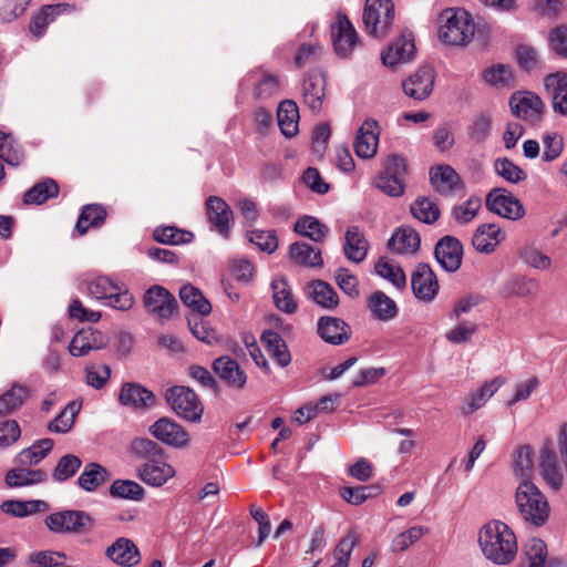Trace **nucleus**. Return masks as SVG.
<instances>
[{
    "instance_id": "nucleus-32",
    "label": "nucleus",
    "mask_w": 567,
    "mask_h": 567,
    "mask_svg": "<svg viewBox=\"0 0 567 567\" xmlns=\"http://www.w3.org/2000/svg\"><path fill=\"white\" fill-rule=\"evenodd\" d=\"M271 288L276 308L288 315L295 313L298 309V301L287 279L284 277L275 278Z\"/></svg>"
},
{
    "instance_id": "nucleus-20",
    "label": "nucleus",
    "mask_w": 567,
    "mask_h": 567,
    "mask_svg": "<svg viewBox=\"0 0 567 567\" xmlns=\"http://www.w3.org/2000/svg\"><path fill=\"white\" fill-rule=\"evenodd\" d=\"M462 257L463 247L455 237L445 236L436 244L435 258L444 270L456 271L461 266Z\"/></svg>"
},
{
    "instance_id": "nucleus-37",
    "label": "nucleus",
    "mask_w": 567,
    "mask_h": 567,
    "mask_svg": "<svg viewBox=\"0 0 567 567\" xmlns=\"http://www.w3.org/2000/svg\"><path fill=\"white\" fill-rule=\"evenodd\" d=\"M29 388L13 383L10 389L0 394V415H9L20 409L29 396Z\"/></svg>"
},
{
    "instance_id": "nucleus-51",
    "label": "nucleus",
    "mask_w": 567,
    "mask_h": 567,
    "mask_svg": "<svg viewBox=\"0 0 567 567\" xmlns=\"http://www.w3.org/2000/svg\"><path fill=\"white\" fill-rule=\"evenodd\" d=\"M374 269L380 277L390 281L394 287L404 288L406 286V276L403 269L388 258H380Z\"/></svg>"
},
{
    "instance_id": "nucleus-28",
    "label": "nucleus",
    "mask_w": 567,
    "mask_h": 567,
    "mask_svg": "<svg viewBox=\"0 0 567 567\" xmlns=\"http://www.w3.org/2000/svg\"><path fill=\"white\" fill-rule=\"evenodd\" d=\"M206 207L209 221L221 235H227L233 217L229 205L218 196H210L206 200Z\"/></svg>"
},
{
    "instance_id": "nucleus-19",
    "label": "nucleus",
    "mask_w": 567,
    "mask_h": 567,
    "mask_svg": "<svg viewBox=\"0 0 567 567\" xmlns=\"http://www.w3.org/2000/svg\"><path fill=\"white\" fill-rule=\"evenodd\" d=\"M415 55V43L412 34H402L393 41L381 54L382 63L385 66L394 68L402 63L410 62Z\"/></svg>"
},
{
    "instance_id": "nucleus-16",
    "label": "nucleus",
    "mask_w": 567,
    "mask_h": 567,
    "mask_svg": "<svg viewBox=\"0 0 567 567\" xmlns=\"http://www.w3.org/2000/svg\"><path fill=\"white\" fill-rule=\"evenodd\" d=\"M538 468L546 484L551 489L559 491L563 486L564 475L558 467L556 452L550 441H546L539 450Z\"/></svg>"
},
{
    "instance_id": "nucleus-39",
    "label": "nucleus",
    "mask_w": 567,
    "mask_h": 567,
    "mask_svg": "<svg viewBox=\"0 0 567 567\" xmlns=\"http://www.w3.org/2000/svg\"><path fill=\"white\" fill-rule=\"evenodd\" d=\"M369 309L380 321H390L398 315L395 302L382 291L373 292L369 298Z\"/></svg>"
},
{
    "instance_id": "nucleus-43",
    "label": "nucleus",
    "mask_w": 567,
    "mask_h": 567,
    "mask_svg": "<svg viewBox=\"0 0 567 567\" xmlns=\"http://www.w3.org/2000/svg\"><path fill=\"white\" fill-rule=\"evenodd\" d=\"M153 238L163 245H184L194 239V234L175 226H158L153 231Z\"/></svg>"
},
{
    "instance_id": "nucleus-27",
    "label": "nucleus",
    "mask_w": 567,
    "mask_h": 567,
    "mask_svg": "<svg viewBox=\"0 0 567 567\" xmlns=\"http://www.w3.org/2000/svg\"><path fill=\"white\" fill-rule=\"evenodd\" d=\"M214 371L227 384L235 389H243L247 382V375L238 362L230 357H220L214 361Z\"/></svg>"
},
{
    "instance_id": "nucleus-57",
    "label": "nucleus",
    "mask_w": 567,
    "mask_h": 567,
    "mask_svg": "<svg viewBox=\"0 0 567 567\" xmlns=\"http://www.w3.org/2000/svg\"><path fill=\"white\" fill-rule=\"evenodd\" d=\"M23 157L20 145L10 135L0 133V158L11 166H18Z\"/></svg>"
},
{
    "instance_id": "nucleus-22",
    "label": "nucleus",
    "mask_w": 567,
    "mask_h": 567,
    "mask_svg": "<svg viewBox=\"0 0 567 567\" xmlns=\"http://www.w3.org/2000/svg\"><path fill=\"white\" fill-rule=\"evenodd\" d=\"M430 181L433 188L444 196L452 195L462 188L458 174L450 165H437L431 168Z\"/></svg>"
},
{
    "instance_id": "nucleus-24",
    "label": "nucleus",
    "mask_w": 567,
    "mask_h": 567,
    "mask_svg": "<svg viewBox=\"0 0 567 567\" xmlns=\"http://www.w3.org/2000/svg\"><path fill=\"white\" fill-rule=\"evenodd\" d=\"M105 347L103 334L92 328L80 330L71 340L69 346L70 354L73 357H83L92 350H99Z\"/></svg>"
},
{
    "instance_id": "nucleus-18",
    "label": "nucleus",
    "mask_w": 567,
    "mask_h": 567,
    "mask_svg": "<svg viewBox=\"0 0 567 567\" xmlns=\"http://www.w3.org/2000/svg\"><path fill=\"white\" fill-rule=\"evenodd\" d=\"M380 127L377 121L368 118L359 127L353 147L358 157L368 159L375 156L379 146Z\"/></svg>"
},
{
    "instance_id": "nucleus-45",
    "label": "nucleus",
    "mask_w": 567,
    "mask_h": 567,
    "mask_svg": "<svg viewBox=\"0 0 567 567\" xmlns=\"http://www.w3.org/2000/svg\"><path fill=\"white\" fill-rule=\"evenodd\" d=\"M59 194V186L52 178H45L24 194L25 204L40 205L49 198L56 197Z\"/></svg>"
},
{
    "instance_id": "nucleus-36",
    "label": "nucleus",
    "mask_w": 567,
    "mask_h": 567,
    "mask_svg": "<svg viewBox=\"0 0 567 567\" xmlns=\"http://www.w3.org/2000/svg\"><path fill=\"white\" fill-rule=\"evenodd\" d=\"M290 257L303 267H321L323 264L321 250L303 241H297L290 246Z\"/></svg>"
},
{
    "instance_id": "nucleus-52",
    "label": "nucleus",
    "mask_w": 567,
    "mask_h": 567,
    "mask_svg": "<svg viewBox=\"0 0 567 567\" xmlns=\"http://www.w3.org/2000/svg\"><path fill=\"white\" fill-rule=\"evenodd\" d=\"M311 299L320 307L326 309H333L339 303L338 293L327 282L322 280L312 281L311 285Z\"/></svg>"
},
{
    "instance_id": "nucleus-7",
    "label": "nucleus",
    "mask_w": 567,
    "mask_h": 567,
    "mask_svg": "<svg viewBox=\"0 0 567 567\" xmlns=\"http://www.w3.org/2000/svg\"><path fill=\"white\" fill-rule=\"evenodd\" d=\"M405 174L406 164L404 158L395 154L389 155L384 161L383 169L375 179V185L390 196H401L405 189Z\"/></svg>"
},
{
    "instance_id": "nucleus-59",
    "label": "nucleus",
    "mask_w": 567,
    "mask_h": 567,
    "mask_svg": "<svg viewBox=\"0 0 567 567\" xmlns=\"http://www.w3.org/2000/svg\"><path fill=\"white\" fill-rule=\"evenodd\" d=\"M484 79L492 86L504 89L511 87L514 83V75L509 66L497 64L484 72Z\"/></svg>"
},
{
    "instance_id": "nucleus-33",
    "label": "nucleus",
    "mask_w": 567,
    "mask_h": 567,
    "mask_svg": "<svg viewBox=\"0 0 567 567\" xmlns=\"http://www.w3.org/2000/svg\"><path fill=\"white\" fill-rule=\"evenodd\" d=\"M244 82L255 84L254 94L259 100H266L278 93L280 89L279 79L264 71H255L247 75Z\"/></svg>"
},
{
    "instance_id": "nucleus-50",
    "label": "nucleus",
    "mask_w": 567,
    "mask_h": 567,
    "mask_svg": "<svg viewBox=\"0 0 567 567\" xmlns=\"http://www.w3.org/2000/svg\"><path fill=\"white\" fill-rule=\"evenodd\" d=\"M48 508V504L44 501H6L1 504L3 513L12 515L14 517H25L31 514L43 512Z\"/></svg>"
},
{
    "instance_id": "nucleus-41",
    "label": "nucleus",
    "mask_w": 567,
    "mask_h": 567,
    "mask_svg": "<svg viewBox=\"0 0 567 567\" xmlns=\"http://www.w3.org/2000/svg\"><path fill=\"white\" fill-rule=\"evenodd\" d=\"M45 473L41 470L24 467L10 470L6 475V484L9 487L31 486L45 481Z\"/></svg>"
},
{
    "instance_id": "nucleus-21",
    "label": "nucleus",
    "mask_w": 567,
    "mask_h": 567,
    "mask_svg": "<svg viewBox=\"0 0 567 567\" xmlns=\"http://www.w3.org/2000/svg\"><path fill=\"white\" fill-rule=\"evenodd\" d=\"M547 93L551 97L555 113L567 114V71L560 70L548 74L544 80Z\"/></svg>"
},
{
    "instance_id": "nucleus-60",
    "label": "nucleus",
    "mask_w": 567,
    "mask_h": 567,
    "mask_svg": "<svg viewBox=\"0 0 567 567\" xmlns=\"http://www.w3.org/2000/svg\"><path fill=\"white\" fill-rule=\"evenodd\" d=\"M110 495L116 498L137 501L142 496V487L130 480H116L110 486Z\"/></svg>"
},
{
    "instance_id": "nucleus-47",
    "label": "nucleus",
    "mask_w": 567,
    "mask_h": 567,
    "mask_svg": "<svg viewBox=\"0 0 567 567\" xmlns=\"http://www.w3.org/2000/svg\"><path fill=\"white\" fill-rule=\"evenodd\" d=\"M66 9L68 4H51L43 7L30 23V32L34 37L41 38L44 34L47 27L54 21L58 14L64 12Z\"/></svg>"
},
{
    "instance_id": "nucleus-1",
    "label": "nucleus",
    "mask_w": 567,
    "mask_h": 567,
    "mask_svg": "<svg viewBox=\"0 0 567 567\" xmlns=\"http://www.w3.org/2000/svg\"><path fill=\"white\" fill-rule=\"evenodd\" d=\"M478 544L486 559L496 565L509 564L517 553L515 534L501 520H491L480 529Z\"/></svg>"
},
{
    "instance_id": "nucleus-8",
    "label": "nucleus",
    "mask_w": 567,
    "mask_h": 567,
    "mask_svg": "<svg viewBox=\"0 0 567 567\" xmlns=\"http://www.w3.org/2000/svg\"><path fill=\"white\" fill-rule=\"evenodd\" d=\"M156 450L153 441L144 440V483L152 486H161L175 475V470L166 462L161 449L152 455H146Z\"/></svg>"
},
{
    "instance_id": "nucleus-54",
    "label": "nucleus",
    "mask_w": 567,
    "mask_h": 567,
    "mask_svg": "<svg viewBox=\"0 0 567 567\" xmlns=\"http://www.w3.org/2000/svg\"><path fill=\"white\" fill-rule=\"evenodd\" d=\"M359 538L354 532L344 535L333 550L336 563L331 567H348L351 554L358 545Z\"/></svg>"
},
{
    "instance_id": "nucleus-5",
    "label": "nucleus",
    "mask_w": 567,
    "mask_h": 567,
    "mask_svg": "<svg viewBox=\"0 0 567 567\" xmlns=\"http://www.w3.org/2000/svg\"><path fill=\"white\" fill-rule=\"evenodd\" d=\"M394 21V4L391 0H367L363 12L365 30L374 38L385 37Z\"/></svg>"
},
{
    "instance_id": "nucleus-38",
    "label": "nucleus",
    "mask_w": 567,
    "mask_h": 567,
    "mask_svg": "<svg viewBox=\"0 0 567 567\" xmlns=\"http://www.w3.org/2000/svg\"><path fill=\"white\" fill-rule=\"evenodd\" d=\"M109 478L105 467L99 463H87L78 478V485L85 492H94Z\"/></svg>"
},
{
    "instance_id": "nucleus-4",
    "label": "nucleus",
    "mask_w": 567,
    "mask_h": 567,
    "mask_svg": "<svg viewBox=\"0 0 567 567\" xmlns=\"http://www.w3.org/2000/svg\"><path fill=\"white\" fill-rule=\"evenodd\" d=\"M89 295L102 305L117 310H128L134 299L130 291L123 290L115 281L106 276H96L87 282Z\"/></svg>"
},
{
    "instance_id": "nucleus-56",
    "label": "nucleus",
    "mask_w": 567,
    "mask_h": 567,
    "mask_svg": "<svg viewBox=\"0 0 567 567\" xmlns=\"http://www.w3.org/2000/svg\"><path fill=\"white\" fill-rule=\"evenodd\" d=\"M412 215L422 223L432 224L440 217V208L432 199L417 198L411 205Z\"/></svg>"
},
{
    "instance_id": "nucleus-2",
    "label": "nucleus",
    "mask_w": 567,
    "mask_h": 567,
    "mask_svg": "<svg viewBox=\"0 0 567 567\" xmlns=\"http://www.w3.org/2000/svg\"><path fill=\"white\" fill-rule=\"evenodd\" d=\"M440 39L451 45H467L475 34V22L463 9L447 8L439 18Z\"/></svg>"
},
{
    "instance_id": "nucleus-44",
    "label": "nucleus",
    "mask_w": 567,
    "mask_h": 567,
    "mask_svg": "<svg viewBox=\"0 0 567 567\" xmlns=\"http://www.w3.org/2000/svg\"><path fill=\"white\" fill-rule=\"evenodd\" d=\"M179 298L186 307L202 316H207L212 311L209 301L203 296L199 289L192 285H185L181 288Z\"/></svg>"
},
{
    "instance_id": "nucleus-46",
    "label": "nucleus",
    "mask_w": 567,
    "mask_h": 567,
    "mask_svg": "<svg viewBox=\"0 0 567 567\" xmlns=\"http://www.w3.org/2000/svg\"><path fill=\"white\" fill-rule=\"evenodd\" d=\"M81 410V404L76 401L69 402L60 414L48 424V430L53 433H68Z\"/></svg>"
},
{
    "instance_id": "nucleus-53",
    "label": "nucleus",
    "mask_w": 567,
    "mask_h": 567,
    "mask_svg": "<svg viewBox=\"0 0 567 567\" xmlns=\"http://www.w3.org/2000/svg\"><path fill=\"white\" fill-rule=\"evenodd\" d=\"M547 557L545 543L538 538H532L525 546V558L522 567H544Z\"/></svg>"
},
{
    "instance_id": "nucleus-17",
    "label": "nucleus",
    "mask_w": 567,
    "mask_h": 567,
    "mask_svg": "<svg viewBox=\"0 0 567 567\" xmlns=\"http://www.w3.org/2000/svg\"><path fill=\"white\" fill-rule=\"evenodd\" d=\"M331 29L332 42L337 54L342 58L349 56L358 44V34L353 24L347 16L338 14Z\"/></svg>"
},
{
    "instance_id": "nucleus-6",
    "label": "nucleus",
    "mask_w": 567,
    "mask_h": 567,
    "mask_svg": "<svg viewBox=\"0 0 567 567\" xmlns=\"http://www.w3.org/2000/svg\"><path fill=\"white\" fill-rule=\"evenodd\" d=\"M165 399L179 417L195 423L200 421L204 406L192 389L183 385L173 386L166 391Z\"/></svg>"
},
{
    "instance_id": "nucleus-40",
    "label": "nucleus",
    "mask_w": 567,
    "mask_h": 567,
    "mask_svg": "<svg viewBox=\"0 0 567 567\" xmlns=\"http://www.w3.org/2000/svg\"><path fill=\"white\" fill-rule=\"evenodd\" d=\"M537 282L524 276H513L508 278L502 286L504 297L528 298L535 296Z\"/></svg>"
},
{
    "instance_id": "nucleus-10",
    "label": "nucleus",
    "mask_w": 567,
    "mask_h": 567,
    "mask_svg": "<svg viewBox=\"0 0 567 567\" xmlns=\"http://www.w3.org/2000/svg\"><path fill=\"white\" fill-rule=\"evenodd\" d=\"M144 306L155 321L164 323L177 312L178 303L175 297L164 287L155 285L144 293Z\"/></svg>"
},
{
    "instance_id": "nucleus-15",
    "label": "nucleus",
    "mask_w": 567,
    "mask_h": 567,
    "mask_svg": "<svg viewBox=\"0 0 567 567\" xmlns=\"http://www.w3.org/2000/svg\"><path fill=\"white\" fill-rule=\"evenodd\" d=\"M435 72L430 65L420 66L402 83L405 95L417 101L429 97L433 91Z\"/></svg>"
},
{
    "instance_id": "nucleus-58",
    "label": "nucleus",
    "mask_w": 567,
    "mask_h": 567,
    "mask_svg": "<svg viewBox=\"0 0 567 567\" xmlns=\"http://www.w3.org/2000/svg\"><path fill=\"white\" fill-rule=\"evenodd\" d=\"M82 461L73 454L63 455L53 470L52 477L55 482H64L71 478L81 467Z\"/></svg>"
},
{
    "instance_id": "nucleus-13",
    "label": "nucleus",
    "mask_w": 567,
    "mask_h": 567,
    "mask_svg": "<svg viewBox=\"0 0 567 567\" xmlns=\"http://www.w3.org/2000/svg\"><path fill=\"white\" fill-rule=\"evenodd\" d=\"M150 433L162 443L175 449L189 444V435L183 426L169 417H161L150 426Z\"/></svg>"
},
{
    "instance_id": "nucleus-55",
    "label": "nucleus",
    "mask_w": 567,
    "mask_h": 567,
    "mask_svg": "<svg viewBox=\"0 0 567 567\" xmlns=\"http://www.w3.org/2000/svg\"><path fill=\"white\" fill-rule=\"evenodd\" d=\"M117 401L121 406L127 410H140L142 408V385L137 382H124Z\"/></svg>"
},
{
    "instance_id": "nucleus-25",
    "label": "nucleus",
    "mask_w": 567,
    "mask_h": 567,
    "mask_svg": "<svg viewBox=\"0 0 567 567\" xmlns=\"http://www.w3.org/2000/svg\"><path fill=\"white\" fill-rule=\"evenodd\" d=\"M318 333L331 344H342L350 338V327L341 319L334 317H322L318 321Z\"/></svg>"
},
{
    "instance_id": "nucleus-30",
    "label": "nucleus",
    "mask_w": 567,
    "mask_h": 567,
    "mask_svg": "<svg viewBox=\"0 0 567 567\" xmlns=\"http://www.w3.org/2000/svg\"><path fill=\"white\" fill-rule=\"evenodd\" d=\"M369 243L357 226L347 229L343 243V252L348 260L360 264L368 254Z\"/></svg>"
},
{
    "instance_id": "nucleus-42",
    "label": "nucleus",
    "mask_w": 567,
    "mask_h": 567,
    "mask_svg": "<svg viewBox=\"0 0 567 567\" xmlns=\"http://www.w3.org/2000/svg\"><path fill=\"white\" fill-rule=\"evenodd\" d=\"M53 447L51 439H42L34 442L30 447L22 450L16 457L17 463L22 466L37 465Z\"/></svg>"
},
{
    "instance_id": "nucleus-3",
    "label": "nucleus",
    "mask_w": 567,
    "mask_h": 567,
    "mask_svg": "<svg viewBox=\"0 0 567 567\" xmlns=\"http://www.w3.org/2000/svg\"><path fill=\"white\" fill-rule=\"evenodd\" d=\"M516 504L524 520L535 525H544L550 513L545 495L529 480H523L516 489Z\"/></svg>"
},
{
    "instance_id": "nucleus-31",
    "label": "nucleus",
    "mask_w": 567,
    "mask_h": 567,
    "mask_svg": "<svg viewBox=\"0 0 567 567\" xmlns=\"http://www.w3.org/2000/svg\"><path fill=\"white\" fill-rule=\"evenodd\" d=\"M419 234L409 226L398 228L389 240V247L401 255H412L420 248Z\"/></svg>"
},
{
    "instance_id": "nucleus-14",
    "label": "nucleus",
    "mask_w": 567,
    "mask_h": 567,
    "mask_svg": "<svg viewBox=\"0 0 567 567\" xmlns=\"http://www.w3.org/2000/svg\"><path fill=\"white\" fill-rule=\"evenodd\" d=\"M411 286L416 299L431 302L435 299L440 286L434 271L426 264H419L411 276Z\"/></svg>"
},
{
    "instance_id": "nucleus-34",
    "label": "nucleus",
    "mask_w": 567,
    "mask_h": 567,
    "mask_svg": "<svg viewBox=\"0 0 567 567\" xmlns=\"http://www.w3.org/2000/svg\"><path fill=\"white\" fill-rule=\"evenodd\" d=\"M277 121L281 133L292 137L298 132L299 110L292 100L282 101L277 110Z\"/></svg>"
},
{
    "instance_id": "nucleus-35",
    "label": "nucleus",
    "mask_w": 567,
    "mask_h": 567,
    "mask_svg": "<svg viewBox=\"0 0 567 567\" xmlns=\"http://www.w3.org/2000/svg\"><path fill=\"white\" fill-rule=\"evenodd\" d=\"M270 355L278 362L281 368H286L291 362V355L282 337L272 330L265 331L261 336Z\"/></svg>"
},
{
    "instance_id": "nucleus-23",
    "label": "nucleus",
    "mask_w": 567,
    "mask_h": 567,
    "mask_svg": "<svg viewBox=\"0 0 567 567\" xmlns=\"http://www.w3.org/2000/svg\"><path fill=\"white\" fill-rule=\"evenodd\" d=\"M105 555L114 564L123 567H133L140 563L141 554L138 547L130 539L117 538L105 550Z\"/></svg>"
},
{
    "instance_id": "nucleus-9",
    "label": "nucleus",
    "mask_w": 567,
    "mask_h": 567,
    "mask_svg": "<svg viewBox=\"0 0 567 567\" xmlns=\"http://www.w3.org/2000/svg\"><path fill=\"white\" fill-rule=\"evenodd\" d=\"M45 525L56 534H83L91 529L93 519L83 511L69 509L49 515Z\"/></svg>"
},
{
    "instance_id": "nucleus-64",
    "label": "nucleus",
    "mask_w": 567,
    "mask_h": 567,
    "mask_svg": "<svg viewBox=\"0 0 567 567\" xmlns=\"http://www.w3.org/2000/svg\"><path fill=\"white\" fill-rule=\"evenodd\" d=\"M548 44L556 55L567 59V24H559L549 31Z\"/></svg>"
},
{
    "instance_id": "nucleus-62",
    "label": "nucleus",
    "mask_w": 567,
    "mask_h": 567,
    "mask_svg": "<svg viewBox=\"0 0 567 567\" xmlns=\"http://www.w3.org/2000/svg\"><path fill=\"white\" fill-rule=\"evenodd\" d=\"M533 451L528 445H523L517 449L513 468L516 475L523 477L524 480H528V477L533 473Z\"/></svg>"
},
{
    "instance_id": "nucleus-26",
    "label": "nucleus",
    "mask_w": 567,
    "mask_h": 567,
    "mask_svg": "<svg viewBox=\"0 0 567 567\" xmlns=\"http://www.w3.org/2000/svg\"><path fill=\"white\" fill-rule=\"evenodd\" d=\"M324 86V76L318 71L310 72L303 81V101L312 112H318L322 107Z\"/></svg>"
},
{
    "instance_id": "nucleus-29",
    "label": "nucleus",
    "mask_w": 567,
    "mask_h": 567,
    "mask_svg": "<svg viewBox=\"0 0 567 567\" xmlns=\"http://www.w3.org/2000/svg\"><path fill=\"white\" fill-rule=\"evenodd\" d=\"M505 239V234L495 224H483L475 230L472 245L480 252H492Z\"/></svg>"
},
{
    "instance_id": "nucleus-63",
    "label": "nucleus",
    "mask_w": 567,
    "mask_h": 567,
    "mask_svg": "<svg viewBox=\"0 0 567 567\" xmlns=\"http://www.w3.org/2000/svg\"><path fill=\"white\" fill-rule=\"evenodd\" d=\"M110 378L111 367L104 363H93L85 370L86 383L96 390L103 389Z\"/></svg>"
},
{
    "instance_id": "nucleus-48",
    "label": "nucleus",
    "mask_w": 567,
    "mask_h": 567,
    "mask_svg": "<svg viewBox=\"0 0 567 567\" xmlns=\"http://www.w3.org/2000/svg\"><path fill=\"white\" fill-rule=\"evenodd\" d=\"M295 231L298 235L308 237L313 241H321L329 233V228L319 219L312 216H303L295 224Z\"/></svg>"
},
{
    "instance_id": "nucleus-61",
    "label": "nucleus",
    "mask_w": 567,
    "mask_h": 567,
    "mask_svg": "<svg viewBox=\"0 0 567 567\" xmlns=\"http://www.w3.org/2000/svg\"><path fill=\"white\" fill-rule=\"evenodd\" d=\"M429 533L426 526H412L396 535L392 542L393 550L404 551Z\"/></svg>"
},
{
    "instance_id": "nucleus-11",
    "label": "nucleus",
    "mask_w": 567,
    "mask_h": 567,
    "mask_svg": "<svg viewBox=\"0 0 567 567\" xmlns=\"http://www.w3.org/2000/svg\"><path fill=\"white\" fill-rule=\"evenodd\" d=\"M512 113L529 125H538L545 116V104L542 99L533 92H515L509 99Z\"/></svg>"
},
{
    "instance_id": "nucleus-49",
    "label": "nucleus",
    "mask_w": 567,
    "mask_h": 567,
    "mask_svg": "<svg viewBox=\"0 0 567 567\" xmlns=\"http://www.w3.org/2000/svg\"><path fill=\"white\" fill-rule=\"evenodd\" d=\"M106 212L97 204H89L82 208L76 223V229L84 235L91 227H97L105 220Z\"/></svg>"
},
{
    "instance_id": "nucleus-12",
    "label": "nucleus",
    "mask_w": 567,
    "mask_h": 567,
    "mask_svg": "<svg viewBox=\"0 0 567 567\" xmlns=\"http://www.w3.org/2000/svg\"><path fill=\"white\" fill-rule=\"evenodd\" d=\"M486 207L494 214L509 219L519 220L525 216V208L518 197L505 189H492L486 196Z\"/></svg>"
}]
</instances>
